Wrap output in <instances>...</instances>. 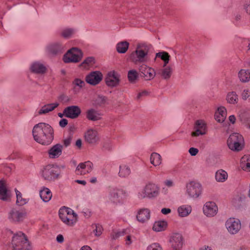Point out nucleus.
<instances>
[{
	"mask_svg": "<svg viewBox=\"0 0 250 250\" xmlns=\"http://www.w3.org/2000/svg\"><path fill=\"white\" fill-rule=\"evenodd\" d=\"M238 77L241 82L246 83L250 80V71L249 70L241 69L238 72Z\"/></svg>",
	"mask_w": 250,
	"mask_h": 250,
	"instance_id": "obj_35",
	"label": "nucleus"
},
{
	"mask_svg": "<svg viewBox=\"0 0 250 250\" xmlns=\"http://www.w3.org/2000/svg\"><path fill=\"white\" fill-rule=\"evenodd\" d=\"M60 170L56 166L52 165L46 166L42 169L41 175L42 177L47 181H54L60 177Z\"/></svg>",
	"mask_w": 250,
	"mask_h": 250,
	"instance_id": "obj_7",
	"label": "nucleus"
},
{
	"mask_svg": "<svg viewBox=\"0 0 250 250\" xmlns=\"http://www.w3.org/2000/svg\"><path fill=\"white\" fill-rule=\"evenodd\" d=\"M92 227L93 229V232L95 236L97 237L100 236L102 234L103 230L102 226L99 224H95L92 225Z\"/></svg>",
	"mask_w": 250,
	"mask_h": 250,
	"instance_id": "obj_47",
	"label": "nucleus"
},
{
	"mask_svg": "<svg viewBox=\"0 0 250 250\" xmlns=\"http://www.w3.org/2000/svg\"><path fill=\"white\" fill-rule=\"evenodd\" d=\"M160 193V188L154 182H147L143 188L137 193V197L140 200L145 198L153 199L157 197Z\"/></svg>",
	"mask_w": 250,
	"mask_h": 250,
	"instance_id": "obj_2",
	"label": "nucleus"
},
{
	"mask_svg": "<svg viewBox=\"0 0 250 250\" xmlns=\"http://www.w3.org/2000/svg\"><path fill=\"white\" fill-rule=\"evenodd\" d=\"M97 131L93 129H88L84 133V140L88 144H96L99 141Z\"/></svg>",
	"mask_w": 250,
	"mask_h": 250,
	"instance_id": "obj_19",
	"label": "nucleus"
},
{
	"mask_svg": "<svg viewBox=\"0 0 250 250\" xmlns=\"http://www.w3.org/2000/svg\"><path fill=\"white\" fill-rule=\"evenodd\" d=\"M59 105V103L55 102L54 103L48 104L43 105L38 111L39 115L45 114L49 112L54 110Z\"/></svg>",
	"mask_w": 250,
	"mask_h": 250,
	"instance_id": "obj_28",
	"label": "nucleus"
},
{
	"mask_svg": "<svg viewBox=\"0 0 250 250\" xmlns=\"http://www.w3.org/2000/svg\"><path fill=\"white\" fill-rule=\"evenodd\" d=\"M46 50L52 54L58 55L63 53L65 50V46L60 42H56L47 45Z\"/></svg>",
	"mask_w": 250,
	"mask_h": 250,
	"instance_id": "obj_21",
	"label": "nucleus"
},
{
	"mask_svg": "<svg viewBox=\"0 0 250 250\" xmlns=\"http://www.w3.org/2000/svg\"><path fill=\"white\" fill-rule=\"evenodd\" d=\"M186 194L190 198L197 199L203 194L204 188L201 183L192 181L188 183L186 187Z\"/></svg>",
	"mask_w": 250,
	"mask_h": 250,
	"instance_id": "obj_5",
	"label": "nucleus"
},
{
	"mask_svg": "<svg viewBox=\"0 0 250 250\" xmlns=\"http://www.w3.org/2000/svg\"><path fill=\"white\" fill-rule=\"evenodd\" d=\"M59 217L65 224L74 226L77 221L78 215L71 208L63 207L60 208L59 212Z\"/></svg>",
	"mask_w": 250,
	"mask_h": 250,
	"instance_id": "obj_4",
	"label": "nucleus"
},
{
	"mask_svg": "<svg viewBox=\"0 0 250 250\" xmlns=\"http://www.w3.org/2000/svg\"><path fill=\"white\" fill-rule=\"evenodd\" d=\"M131 173V170L129 166L123 164L119 167L118 175L121 178L127 177Z\"/></svg>",
	"mask_w": 250,
	"mask_h": 250,
	"instance_id": "obj_33",
	"label": "nucleus"
},
{
	"mask_svg": "<svg viewBox=\"0 0 250 250\" xmlns=\"http://www.w3.org/2000/svg\"><path fill=\"white\" fill-rule=\"evenodd\" d=\"M244 142V138L241 134L234 133L230 135L227 141V144L231 150L238 151L242 149Z\"/></svg>",
	"mask_w": 250,
	"mask_h": 250,
	"instance_id": "obj_8",
	"label": "nucleus"
},
{
	"mask_svg": "<svg viewBox=\"0 0 250 250\" xmlns=\"http://www.w3.org/2000/svg\"><path fill=\"white\" fill-rule=\"evenodd\" d=\"M12 244L14 250H30L29 243L25 235L21 232L13 236Z\"/></svg>",
	"mask_w": 250,
	"mask_h": 250,
	"instance_id": "obj_6",
	"label": "nucleus"
},
{
	"mask_svg": "<svg viewBox=\"0 0 250 250\" xmlns=\"http://www.w3.org/2000/svg\"><path fill=\"white\" fill-rule=\"evenodd\" d=\"M170 55L165 51L160 52L156 54V58H160L164 61L163 67H165L168 63L170 60Z\"/></svg>",
	"mask_w": 250,
	"mask_h": 250,
	"instance_id": "obj_39",
	"label": "nucleus"
},
{
	"mask_svg": "<svg viewBox=\"0 0 250 250\" xmlns=\"http://www.w3.org/2000/svg\"><path fill=\"white\" fill-rule=\"evenodd\" d=\"M169 243L172 250H181L184 244V238L180 233H173L169 237Z\"/></svg>",
	"mask_w": 250,
	"mask_h": 250,
	"instance_id": "obj_11",
	"label": "nucleus"
},
{
	"mask_svg": "<svg viewBox=\"0 0 250 250\" xmlns=\"http://www.w3.org/2000/svg\"><path fill=\"white\" fill-rule=\"evenodd\" d=\"M207 126L203 120H197L195 122L194 126V131L191 133V136L198 137L203 135L206 133Z\"/></svg>",
	"mask_w": 250,
	"mask_h": 250,
	"instance_id": "obj_17",
	"label": "nucleus"
},
{
	"mask_svg": "<svg viewBox=\"0 0 250 250\" xmlns=\"http://www.w3.org/2000/svg\"><path fill=\"white\" fill-rule=\"evenodd\" d=\"M225 226L230 234H235L241 229V223L239 219L231 217L226 221Z\"/></svg>",
	"mask_w": 250,
	"mask_h": 250,
	"instance_id": "obj_12",
	"label": "nucleus"
},
{
	"mask_svg": "<svg viewBox=\"0 0 250 250\" xmlns=\"http://www.w3.org/2000/svg\"><path fill=\"white\" fill-rule=\"evenodd\" d=\"M148 92L146 90H144L142 92H139L138 94V95L137 96V99L138 100L141 99L143 97L146 96L148 95Z\"/></svg>",
	"mask_w": 250,
	"mask_h": 250,
	"instance_id": "obj_56",
	"label": "nucleus"
},
{
	"mask_svg": "<svg viewBox=\"0 0 250 250\" xmlns=\"http://www.w3.org/2000/svg\"><path fill=\"white\" fill-rule=\"evenodd\" d=\"M129 43L127 41H122L117 44L116 49L119 53H125L127 50Z\"/></svg>",
	"mask_w": 250,
	"mask_h": 250,
	"instance_id": "obj_40",
	"label": "nucleus"
},
{
	"mask_svg": "<svg viewBox=\"0 0 250 250\" xmlns=\"http://www.w3.org/2000/svg\"><path fill=\"white\" fill-rule=\"evenodd\" d=\"M240 166L244 170L250 171V155H245L241 158Z\"/></svg>",
	"mask_w": 250,
	"mask_h": 250,
	"instance_id": "obj_32",
	"label": "nucleus"
},
{
	"mask_svg": "<svg viewBox=\"0 0 250 250\" xmlns=\"http://www.w3.org/2000/svg\"><path fill=\"white\" fill-rule=\"evenodd\" d=\"M102 73L98 71H93L89 73L85 77V81L87 83L96 85L99 83L103 79Z\"/></svg>",
	"mask_w": 250,
	"mask_h": 250,
	"instance_id": "obj_15",
	"label": "nucleus"
},
{
	"mask_svg": "<svg viewBox=\"0 0 250 250\" xmlns=\"http://www.w3.org/2000/svg\"><path fill=\"white\" fill-rule=\"evenodd\" d=\"M125 235H126V236L125 238V244L126 246H129L135 240V237L133 235L129 234L127 233Z\"/></svg>",
	"mask_w": 250,
	"mask_h": 250,
	"instance_id": "obj_50",
	"label": "nucleus"
},
{
	"mask_svg": "<svg viewBox=\"0 0 250 250\" xmlns=\"http://www.w3.org/2000/svg\"><path fill=\"white\" fill-rule=\"evenodd\" d=\"M151 211L147 208H141L136 211V218L138 222L141 224L147 223L150 219Z\"/></svg>",
	"mask_w": 250,
	"mask_h": 250,
	"instance_id": "obj_13",
	"label": "nucleus"
},
{
	"mask_svg": "<svg viewBox=\"0 0 250 250\" xmlns=\"http://www.w3.org/2000/svg\"><path fill=\"white\" fill-rule=\"evenodd\" d=\"M63 142H64V145H65V146L66 147H67L70 144L71 139L67 138L64 140Z\"/></svg>",
	"mask_w": 250,
	"mask_h": 250,
	"instance_id": "obj_62",
	"label": "nucleus"
},
{
	"mask_svg": "<svg viewBox=\"0 0 250 250\" xmlns=\"http://www.w3.org/2000/svg\"><path fill=\"white\" fill-rule=\"evenodd\" d=\"M228 177L227 172L222 169L216 172L215 179L218 182L223 183L225 182L227 180Z\"/></svg>",
	"mask_w": 250,
	"mask_h": 250,
	"instance_id": "obj_36",
	"label": "nucleus"
},
{
	"mask_svg": "<svg viewBox=\"0 0 250 250\" xmlns=\"http://www.w3.org/2000/svg\"><path fill=\"white\" fill-rule=\"evenodd\" d=\"M15 191L17 197V204L19 206H23L25 205L27 202V200L26 199L23 198L22 197V194L16 188L15 189Z\"/></svg>",
	"mask_w": 250,
	"mask_h": 250,
	"instance_id": "obj_45",
	"label": "nucleus"
},
{
	"mask_svg": "<svg viewBox=\"0 0 250 250\" xmlns=\"http://www.w3.org/2000/svg\"><path fill=\"white\" fill-rule=\"evenodd\" d=\"M103 148L105 150H110L112 148V146L110 142H105L103 144Z\"/></svg>",
	"mask_w": 250,
	"mask_h": 250,
	"instance_id": "obj_53",
	"label": "nucleus"
},
{
	"mask_svg": "<svg viewBox=\"0 0 250 250\" xmlns=\"http://www.w3.org/2000/svg\"><path fill=\"white\" fill-rule=\"evenodd\" d=\"M96 104L99 105L104 104L106 102V98L104 96H99L96 100Z\"/></svg>",
	"mask_w": 250,
	"mask_h": 250,
	"instance_id": "obj_52",
	"label": "nucleus"
},
{
	"mask_svg": "<svg viewBox=\"0 0 250 250\" xmlns=\"http://www.w3.org/2000/svg\"><path fill=\"white\" fill-rule=\"evenodd\" d=\"M191 207L188 205L181 206L177 209L178 215L181 217L188 216L191 213Z\"/></svg>",
	"mask_w": 250,
	"mask_h": 250,
	"instance_id": "obj_30",
	"label": "nucleus"
},
{
	"mask_svg": "<svg viewBox=\"0 0 250 250\" xmlns=\"http://www.w3.org/2000/svg\"><path fill=\"white\" fill-rule=\"evenodd\" d=\"M30 69L31 72L38 74H44L47 71V68L45 63L40 61L32 63Z\"/></svg>",
	"mask_w": 250,
	"mask_h": 250,
	"instance_id": "obj_23",
	"label": "nucleus"
},
{
	"mask_svg": "<svg viewBox=\"0 0 250 250\" xmlns=\"http://www.w3.org/2000/svg\"><path fill=\"white\" fill-rule=\"evenodd\" d=\"M229 121L232 124L235 123L236 118L234 115H230L229 117Z\"/></svg>",
	"mask_w": 250,
	"mask_h": 250,
	"instance_id": "obj_61",
	"label": "nucleus"
},
{
	"mask_svg": "<svg viewBox=\"0 0 250 250\" xmlns=\"http://www.w3.org/2000/svg\"><path fill=\"white\" fill-rule=\"evenodd\" d=\"M160 70L161 76L165 79H168L172 74V68L169 66H165Z\"/></svg>",
	"mask_w": 250,
	"mask_h": 250,
	"instance_id": "obj_43",
	"label": "nucleus"
},
{
	"mask_svg": "<svg viewBox=\"0 0 250 250\" xmlns=\"http://www.w3.org/2000/svg\"><path fill=\"white\" fill-rule=\"evenodd\" d=\"M204 214L208 217L214 216L217 213L218 207L216 204L211 201L207 202L203 207Z\"/></svg>",
	"mask_w": 250,
	"mask_h": 250,
	"instance_id": "obj_14",
	"label": "nucleus"
},
{
	"mask_svg": "<svg viewBox=\"0 0 250 250\" xmlns=\"http://www.w3.org/2000/svg\"><path fill=\"white\" fill-rule=\"evenodd\" d=\"M92 169V164L89 161L80 163L77 167L76 173L78 175H85L91 171Z\"/></svg>",
	"mask_w": 250,
	"mask_h": 250,
	"instance_id": "obj_24",
	"label": "nucleus"
},
{
	"mask_svg": "<svg viewBox=\"0 0 250 250\" xmlns=\"http://www.w3.org/2000/svg\"><path fill=\"white\" fill-rule=\"evenodd\" d=\"M250 96V90L249 89H245L242 93V97L243 99L246 100Z\"/></svg>",
	"mask_w": 250,
	"mask_h": 250,
	"instance_id": "obj_54",
	"label": "nucleus"
},
{
	"mask_svg": "<svg viewBox=\"0 0 250 250\" xmlns=\"http://www.w3.org/2000/svg\"><path fill=\"white\" fill-rule=\"evenodd\" d=\"M227 116V110L224 106H220L218 108L215 113V119L219 123L223 122Z\"/></svg>",
	"mask_w": 250,
	"mask_h": 250,
	"instance_id": "obj_27",
	"label": "nucleus"
},
{
	"mask_svg": "<svg viewBox=\"0 0 250 250\" xmlns=\"http://www.w3.org/2000/svg\"><path fill=\"white\" fill-rule=\"evenodd\" d=\"M171 210L169 208H163L161 209V213L164 215H167L171 212Z\"/></svg>",
	"mask_w": 250,
	"mask_h": 250,
	"instance_id": "obj_59",
	"label": "nucleus"
},
{
	"mask_svg": "<svg viewBox=\"0 0 250 250\" xmlns=\"http://www.w3.org/2000/svg\"><path fill=\"white\" fill-rule=\"evenodd\" d=\"M76 33V29L73 28H67L63 29L61 33V36L65 39L71 38Z\"/></svg>",
	"mask_w": 250,
	"mask_h": 250,
	"instance_id": "obj_41",
	"label": "nucleus"
},
{
	"mask_svg": "<svg viewBox=\"0 0 250 250\" xmlns=\"http://www.w3.org/2000/svg\"><path fill=\"white\" fill-rule=\"evenodd\" d=\"M101 114L94 109H88L86 112V118L90 121H96L101 119Z\"/></svg>",
	"mask_w": 250,
	"mask_h": 250,
	"instance_id": "obj_29",
	"label": "nucleus"
},
{
	"mask_svg": "<svg viewBox=\"0 0 250 250\" xmlns=\"http://www.w3.org/2000/svg\"><path fill=\"white\" fill-rule=\"evenodd\" d=\"M40 195L42 199L45 202H48L52 196L50 190L46 188H44L40 191Z\"/></svg>",
	"mask_w": 250,
	"mask_h": 250,
	"instance_id": "obj_37",
	"label": "nucleus"
},
{
	"mask_svg": "<svg viewBox=\"0 0 250 250\" xmlns=\"http://www.w3.org/2000/svg\"><path fill=\"white\" fill-rule=\"evenodd\" d=\"M147 250H163V249L159 243H154L147 247Z\"/></svg>",
	"mask_w": 250,
	"mask_h": 250,
	"instance_id": "obj_51",
	"label": "nucleus"
},
{
	"mask_svg": "<svg viewBox=\"0 0 250 250\" xmlns=\"http://www.w3.org/2000/svg\"><path fill=\"white\" fill-rule=\"evenodd\" d=\"M163 185L164 186L163 189H164L165 188H170L174 187L175 184L173 179H167L164 181Z\"/></svg>",
	"mask_w": 250,
	"mask_h": 250,
	"instance_id": "obj_48",
	"label": "nucleus"
},
{
	"mask_svg": "<svg viewBox=\"0 0 250 250\" xmlns=\"http://www.w3.org/2000/svg\"><path fill=\"white\" fill-rule=\"evenodd\" d=\"M167 226V222L165 221H156L153 224L152 229L155 232L162 231L166 229Z\"/></svg>",
	"mask_w": 250,
	"mask_h": 250,
	"instance_id": "obj_31",
	"label": "nucleus"
},
{
	"mask_svg": "<svg viewBox=\"0 0 250 250\" xmlns=\"http://www.w3.org/2000/svg\"><path fill=\"white\" fill-rule=\"evenodd\" d=\"M56 240L59 243H62L63 242L64 239L62 235L59 234L57 236Z\"/></svg>",
	"mask_w": 250,
	"mask_h": 250,
	"instance_id": "obj_60",
	"label": "nucleus"
},
{
	"mask_svg": "<svg viewBox=\"0 0 250 250\" xmlns=\"http://www.w3.org/2000/svg\"><path fill=\"white\" fill-rule=\"evenodd\" d=\"M67 124L68 121L65 119H62L59 122L60 125L62 127H65L67 125Z\"/></svg>",
	"mask_w": 250,
	"mask_h": 250,
	"instance_id": "obj_58",
	"label": "nucleus"
},
{
	"mask_svg": "<svg viewBox=\"0 0 250 250\" xmlns=\"http://www.w3.org/2000/svg\"><path fill=\"white\" fill-rule=\"evenodd\" d=\"M73 90L75 92H78L85 84L84 81L80 78H76L72 82Z\"/></svg>",
	"mask_w": 250,
	"mask_h": 250,
	"instance_id": "obj_34",
	"label": "nucleus"
},
{
	"mask_svg": "<svg viewBox=\"0 0 250 250\" xmlns=\"http://www.w3.org/2000/svg\"><path fill=\"white\" fill-rule=\"evenodd\" d=\"M94 63V59L93 57H88L80 64V66L83 69H88Z\"/></svg>",
	"mask_w": 250,
	"mask_h": 250,
	"instance_id": "obj_44",
	"label": "nucleus"
},
{
	"mask_svg": "<svg viewBox=\"0 0 250 250\" xmlns=\"http://www.w3.org/2000/svg\"><path fill=\"white\" fill-rule=\"evenodd\" d=\"M150 48V46L146 44L138 45L136 50L130 54L131 61L135 64L146 62L147 56Z\"/></svg>",
	"mask_w": 250,
	"mask_h": 250,
	"instance_id": "obj_3",
	"label": "nucleus"
},
{
	"mask_svg": "<svg viewBox=\"0 0 250 250\" xmlns=\"http://www.w3.org/2000/svg\"><path fill=\"white\" fill-rule=\"evenodd\" d=\"M150 163L154 167L159 166L162 163V157L161 155L156 152L151 153L150 157Z\"/></svg>",
	"mask_w": 250,
	"mask_h": 250,
	"instance_id": "obj_38",
	"label": "nucleus"
},
{
	"mask_svg": "<svg viewBox=\"0 0 250 250\" xmlns=\"http://www.w3.org/2000/svg\"><path fill=\"white\" fill-rule=\"evenodd\" d=\"M83 56L82 51L77 47H72L68 50L63 56L65 63H76L80 62Z\"/></svg>",
	"mask_w": 250,
	"mask_h": 250,
	"instance_id": "obj_9",
	"label": "nucleus"
},
{
	"mask_svg": "<svg viewBox=\"0 0 250 250\" xmlns=\"http://www.w3.org/2000/svg\"><path fill=\"white\" fill-rule=\"evenodd\" d=\"M226 100L227 102L230 104H236L238 103V95L235 92L232 91L228 93Z\"/></svg>",
	"mask_w": 250,
	"mask_h": 250,
	"instance_id": "obj_42",
	"label": "nucleus"
},
{
	"mask_svg": "<svg viewBox=\"0 0 250 250\" xmlns=\"http://www.w3.org/2000/svg\"><path fill=\"white\" fill-rule=\"evenodd\" d=\"M126 234V230L123 229L121 231L114 232L111 235V237L113 239H116L120 236L125 235Z\"/></svg>",
	"mask_w": 250,
	"mask_h": 250,
	"instance_id": "obj_49",
	"label": "nucleus"
},
{
	"mask_svg": "<svg viewBox=\"0 0 250 250\" xmlns=\"http://www.w3.org/2000/svg\"><path fill=\"white\" fill-rule=\"evenodd\" d=\"M127 76L129 82L134 83L138 78V73L136 70L132 69L128 72Z\"/></svg>",
	"mask_w": 250,
	"mask_h": 250,
	"instance_id": "obj_46",
	"label": "nucleus"
},
{
	"mask_svg": "<svg viewBox=\"0 0 250 250\" xmlns=\"http://www.w3.org/2000/svg\"><path fill=\"white\" fill-rule=\"evenodd\" d=\"M236 250H250V248L246 246H241L237 249Z\"/></svg>",
	"mask_w": 250,
	"mask_h": 250,
	"instance_id": "obj_63",
	"label": "nucleus"
},
{
	"mask_svg": "<svg viewBox=\"0 0 250 250\" xmlns=\"http://www.w3.org/2000/svg\"><path fill=\"white\" fill-rule=\"evenodd\" d=\"M25 213L23 211L12 209L8 214V218L10 222L19 223L23 221Z\"/></svg>",
	"mask_w": 250,
	"mask_h": 250,
	"instance_id": "obj_16",
	"label": "nucleus"
},
{
	"mask_svg": "<svg viewBox=\"0 0 250 250\" xmlns=\"http://www.w3.org/2000/svg\"><path fill=\"white\" fill-rule=\"evenodd\" d=\"M63 149V146L57 144L54 145L48 151V156L51 159H56L61 155Z\"/></svg>",
	"mask_w": 250,
	"mask_h": 250,
	"instance_id": "obj_26",
	"label": "nucleus"
},
{
	"mask_svg": "<svg viewBox=\"0 0 250 250\" xmlns=\"http://www.w3.org/2000/svg\"><path fill=\"white\" fill-rule=\"evenodd\" d=\"M139 70L142 76L147 80L152 79L155 76L154 69L144 63L139 66Z\"/></svg>",
	"mask_w": 250,
	"mask_h": 250,
	"instance_id": "obj_22",
	"label": "nucleus"
},
{
	"mask_svg": "<svg viewBox=\"0 0 250 250\" xmlns=\"http://www.w3.org/2000/svg\"><path fill=\"white\" fill-rule=\"evenodd\" d=\"M244 9L246 13L250 15V0L246 3L244 5Z\"/></svg>",
	"mask_w": 250,
	"mask_h": 250,
	"instance_id": "obj_57",
	"label": "nucleus"
},
{
	"mask_svg": "<svg viewBox=\"0 0 250 250\" xmlns=\"http://www.w3.org/2000/svg\"><path fill=\"white\" fill-rule=\"evenodd\" d=\"M81 110L76 105L68 106L63 110V114L66 117L71 119H76L80 115Z\"/></svg>",
	"mask_w": 250,
	"mask_h": 250,
	"instance_id": "obj_20",
	"label": "nucleus"
},
{
	"mask_svg": "<svg viewBox=\"0 0 250 250\" xmlns=\"http://www.w3.org/2000/svg\"><path fill=\"white\" fill-rule=\"evenodd\" d=\"M53 132L52 127L44 123H40L36 125L32 131L34 140L44 145H47L52 142L54 138Z\"/></svg>",
	"mask_w": 250,
	"mask_h": 250,
	"instance_id": "obj_1",
	"label": "nucleus"
},
{
	"mask_svg": "<svg viewBox=\"0 0 250 250\" xmlns=\"http://www.w3.org/2000/svg\"><path fill=\"white\" fill-rule=\"evenodd\" d=\"M10 199V191L7 188L5 181H0V200L8 201Z\"/></svg>",
	"mask_w": 250,
	"mask_h": 250,
	"instance_id": "obj_25",
	"label": "nucleus"
},
{
	"mask_svg": "<svg viewBox=\"0 0 250 250\" xmlns=\"http://www.w3.org/2000/svg\"><path fill=\"white\" fill-rule=\"evenodd\" d=\"M121 194L125 195L126 192L114 187H109L108 189L107 198L111 203L117 205L122 203Z\"/></svg>",
	"mask_w": 250,
	"mask_h": 250,
	"instance_id": "obj_10",
	"label": "nucleus"
},
{
	"mask_svg": "<svg viewBox=\"0 0 250 250\" xmlns=\"http://www.w3.org/2000/svg\"><path fill=\"white\" fill-rule=\"evenodd\" d=\"M106 84L110 87L117 86L120 82V76L115 71L109 72L105 79Z\"/></svg>",
	"mask_w": 250,
	"mask_h": 250,
	"instance_id": "obj_18",
	"label": "nucleus"
},
{
	"mask_svg": "<svg viewBox=\"0 0 250 250\" xmlns=\"http://www.w3.org/2000/svg\"><path fill=\"white\" fill-rule=\"evenodd\" d=\"M199 250H212L211 249V247H210L204 246L201 247V248H200Z\"/></svg>",
	"mask_w": 250,
	"mask_h": 250,
	"instance_id": "obj_64",
	"label": "nucleus"
},
{
	"mask_svg": "<svg viewBox=\"0 0 250 250\" xmlns=\"http://www.w3.org/2000/svg\"><path fill=\"white\" fill-rule=\"evenodd\" d=\"M199 152V150L195 147H190L188 150V152L192 156H196Z\"/></svg>",
	"mask_w": 250,
	"mask_h": 250,
	"instance_id": "obj_55",
	"label": "nucleus"
}]
</instances>
